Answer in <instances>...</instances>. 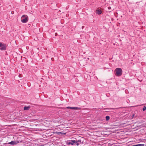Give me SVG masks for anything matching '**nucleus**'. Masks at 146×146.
<instances>
[{"label": "nucleus", "mask_w": 146, "mask_h": 146, "mask_svg": "<svg viewBox=\"0 0 146 146\" xmlns=\"http://www.w3.org/2000/svg\"><path fill=\"white\" fill-rule=\"evenodd\" d=\"M67 108L68 109H71L73 110H79L80 109V108H79L77 107H67Z\"/></svg>", "instance_id": "obj_3"}, {"label": "nucleus", "mask_w": 146, "mask_h": 146, "mask_svg": "<svg viewBox=\"0 0 146 146\" xmlns=\"http://www.w3.org/2000/svg\"><path fill=\"white\" fill-rule=\"evenodd\" d=\"M28 19V17L26 15H23L21 18V21L23 23H25L27 22Z\"/></svg>", "instance_id": "obj_1"}, {"label": "nucleus", "mask_w": 146, "mask_h": 146, "mask_svg": "<svg viewBox=\"0 0 146 146\" xmlns=\"http://www.w3.org/2000/svg\"><path fill=\"white\" fill-rule=\"evenodd\" d=\"M134 114H133V115L131 117H132V118H133V117H134Z\"/></svg>", "instance_id": "obj_14"}, {"label": "nucleus", "mask_w": 146, "mask_h": 146, "mask_svg": "<svg viewBox=\"0 0 146 146\" xmlns=\"http://www.w3.org/2000/svg\"><path fill=\"white\" fill-rule=\"evenodd\" d=\"M31 108V106H25L24 108V110H28L29 109Z\"/></svg>", "instance_id": "obj_5"}, {"label": "nucleus", "mask_w": 146, "mask_h": 146, "mask_svg": "<svg viewBox=\"0 0 146 146\" xmlns=\"http://www.w3.org/2000/svg\"><path fill=\"white\" fill-rule=\"evenodd\" d=\"M77 142H78V143L79 142H81V141L80 140H78V141H77Z\"/></svg>", "instance_id": "obj_16"}, {"label": "nucleus", "mask_w": 146, "mask_h": 146, "mask_svg": "<svg viewBox=\"0 0 146 146\" xmlns=\"http://www.w3.org/2000/svg\"><path fill=\"white\" fill-rule=\"evenodd\" d=\"M146 107L145 106H144L143 108V110L144 111L146 110Z\"/></svg>", "instance_id": "obj_11"}, {"label": "nucleus", "mask_w": 146, "mask_h": 146, "mask_svg": "<svg viewBox=\"0 0 146 146\" xmlns=\"http://www.w3.org/2000/svg\"><path fill=\"white\" fill-rule=\"evenodd\" d=\"M110 117L108 116H107L106 117V119H110Z\"/></svg>", "instance_id": "obj_13"}, {"label": "nucleus", "mask_w": 146, "mask_h": 146, "mask_svg": "<svg viewBox=\"0 0 146 146\" xmlns=\"http://www.w3.org/2000/svg\"><path fill=\"white\" fill-rule=\"evenodd\" d=\"M107 121H108L109 119H106Z\"/></svg>", "instance_id": "obj_18"}, {"label": "nucleus", "mask_w": 146, "mask_h": 146, "mask_svg": "<svg viewBox=\"0 0 146 146\" xmlns=\"http://www.w3.org/2000/svg\"><path fill=\"white\" fill-rule=\"evenodd\" d=\"M115 74L118 76H119L121 75L122 72V71L121 68H117L115 70Z\"/></svg>", "instance_id": "obj_2"}, {"label": "nucleus", "mask_w": 146, "mask_h": 146, "mask_svg": "<svg viewBox=\"0 0 146 146\" xmlns=\"http://www.w3.org/2000/svg\"><path fill=\"white\" fill-rule=\"evenodd\" d=\"M144 144H137L135 145H133L132 146H144Z\"/></svg>", "instance_id": "obj_9"}, {"label": "nucleus", "mask_w": 146, "mask_h": 146, "mask_svg": "<svg viewBox=\"0 0 146 146\" xmlns=\"http://www.w3.org/2000/svg\"><path fill=\"white\" fill-rule=\"evenodd\" d=\"M3 45L2 43L0 42V47H1Z\"/></svg>", "instance_id": "obj_12"}, {"label": "nucleus", "mask_w": 146, "mask_h": 146, "mask_svg": "<svg viewBox=\"0 0 146 146\" xmlns=\"http://www.w3.org/2000/svg\"><path fill=\"white\" fill-rule=\"evenodd\" d=\"M108 9H110L111 7H108Z\"/></svg>", "instance_id": "obj_17"}, {"label": "nucleus", "mask_w": 146, "mask_h": 146, "mask_svg": "<svg viewBox=\"0 0 146 146\" xmlns=\"http://www.w3.org/2000/svg\"><path fill=\"white\" fill-rule=\"evenodd\" d=\"M76 141L74 140H71L70 141L68 142V144L70 145H73L75 143Z\"/></svg>", "instance_id": "obj_4"}, {"label": "nucleus", "mask_w": 146, "mask_h": 146, "mask_svg": "<svg viewBox=\"0 0 146 146\" xmlns=\"http://www.w3.org/2000/svg\"><path fill=\"white\" fill-rule=\"evenodd\" d=\"M102 13V11L100 9L97 10L96 11V13L99 15L101 14Z\"/></svg>", "instance_id": "obj_6"}, {"label": "nucleus", "mask_w": 146, "mask_h": 146, "mask_svg": "<svg viewBox=\"0 0 146 146\" xmlns=\"http://www.w3.org/2000/svg\"><path fill=\"white\" fill-rule=\"evenodd\" d=\"M75 145H76L77 146L78 145H79V143H78L77 141H76H76L75 143Z\"/></svg>", "instance_id": "obj_10"}, {"label": "nucleus", "mask_w": 146, "mask_h": 146, "mask_svg": "<svg viewBox=\"0 0 146 146\" xmlns=\"http://www.w3.org/2000/svg\"><path fill=\"white\" fill-rule=\"evenodd\" d=\"M9 144L11 145H15L17 144L16 142L14 141H12L8 143Z\"/></svg>", "instance_id": "obj_8"}, {"label": "nucleus", "mask_w": 146, "mask_h": 146, "mask_svg": "<svg viewBox=\"0 0 146 146\" xmlns=\"http://www.w3.org/2000/svg\"><path fill=\"white\" fill-rule=\"evenodd\" d=\"M113 109H114L113 108H109L108 109L111 110H113Z\"/></svg>", "instance_id": "obj_15"}, {"label": "nucleus", "mask_w": 146, "mask_h": 146, "mask_svg": "<svg viewBox=\"0 0 146 146\" xmlns=\"http://www.w3.org/2000/svg\"><path fill=\"white\" fill-rule=\"evenodd\" d=\"M6 46L5 45H3L0 48V50H6Z\"/></svg>", "instance_id": "obj_7"}]
</instances>
